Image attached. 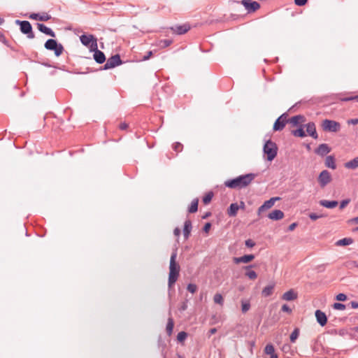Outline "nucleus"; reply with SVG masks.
Masks as SVG:
<instances>
[{
	"mask_svg": "<svg viewBox=\"0 0 358 358\" xmlns=\"http://www.w3.org/2000/svg\"><path fill=\"white\" fill-rule=\"evenodd\" d=\"M250 308V304L249 302H243L242 303L241 310H242L243 313H246L247 311H248Z\"/></svg>",
	"mask_w": 358,
	"mask_h": 358,
	"instance_id": "37998d69",
	"label": "nucleus"
},
{
	"mask_svg": "<svg viewBox=\"0 0 358 358\" xmlns=\"http://www.w3.org/2000/svg\"><path fill=\"white\" fill-rule=\"evenodd\" d=\"M187 289L189 292H191V293L194 294V293L196 291V289H197V287H196V285L195 284L189 283V284L187 285Z\"/></svg>",
	"mask_w": 358,
	"mask_h": 358,
	"instance_id": "79ce46f5",
	"label": "nucleus"
},
{
	"mask_svg": "<svg viewBox=\"0 0 358 358\" xmlns=\"http://www.w3.org/2000/svg\"><path fill=\"white\" fill-rule=\"evenodd\" d=\"M90 51H93L94 52V55H93V57H94V59L96 61V63L98 64H103L106 61V56L104 55V53L98 50V46L96 45V49H92Z\"/></svg>",
	"mask_w": 358,
	"mask_h": 358,
	"instance_id": "f8f14e48",
	"label": "nucleus"
},
{
	"mask_svg": "<svg viewBox=\"0 0 358 358\" xmlns=\"http://www.w3.org/2000/svg\"><path fill=\"white\" fill-rule=\"evenodd\" d=\"M37 27L41 32L45 34L47 36H50L53 38L56 36L55 33L50 28L46 27L42 23H37Z\"/></svg>",
	"mask_w": 358,
	"mask_h": 358,
	"instance_id": "6ab92c4d",
	"label": "nucleus"
},
{
	"mask_svg": "<svg viewBox=\"0 0 358 358\" xmlns=\"http://www.w3.org/2000/svg\"><path fill=\"white\" fill-rule=\"evenodd\" d=\"M336 299L339 301H344L347 299V296L343 293H340L336 295Z\"/></svg>",
	"mask_w": 358,
	"mask_h": 358,
	"instance_id": "49530a36",
	"label": "nucleus"
},
{
	"mask_svg": "<svg viewBox=\"0 0 358 358\" xmlns=\"http://www.w3.org/2000/svg\"><path fill=\"white\" fill-rule=\"evenodd\" d=\"M293 134L296 136H299V137H301V138L306 136V133H305L303 129L301 127L296 130L293 131Z\"/></svg>",
	"mask_w": 358,
	"mask_h": 358,
	"instance_id": "e433bc0d",
	"label": "nucleus"
},
{
	"mask_svg": "<svg viewBox=\"0 0 358 358\" xmlns=\"http://www.w3.org/2000/svg\"><path fill=\"white\" fill-rule=\"evenodd\" d=\"M252 267H254V265H248L243 267L245 271V275L250 280H255L257 278V273L251 269Z\"/></svg>",
	"mask_w": 358,
	"mask_h": 358,
	"instance_id": "aec40b11",
	"label": "nucleus"
},
{
	"mask_svg": "<svg viewBox=\"0 0 358 358\" xmlns=\"http://www.w3.org/2000/svg\"><path fill=\"white\" fill-rule=\"evenodd\" d=\"M192 228V222L189 220H185L184 223L183 235L186 239L189 238Z\"/></svg>",
	"mask_w": 358,
	"mask_h": 358,
	"instance_id": "393cba45",
	"label": "nucleus"
},
{
	"mask_svg": "<svg viewBox=\"0 0 358 358\" xmlns=\"http://www.w3.org/2000/svg\"><path fill=\"white\" fill-rule=\"evenodd\" d=\"M268 217L272 220H279L284 217V213L281 210H274L268 215Z\"/></svg>",
	"mask_w": 358,
	"mask_h": 358,
	"instance_id": "412c9836",
	"label": "nucleus"
},
{
	"mask_svg": "<svg viewBox=\"0 0 358 358\" xmlns=\"http://www.w3.org/2000/svg\"><path fill=\"white\" fill-rule=\"evenodd\" d=\"M304 117L301 115L293 116L290 119V122L292 123L294 125H297L299 124L300 121H303Z\"/></svg>",
	"mask_w": 358,
	"mask_h": 358,
	"instance_id": "72a5a7b5",
	"label": "nucleus"
},
{
	"mask_svg": "<svg viewBox=\"0 0 358 358\" xmlns=\"http://www.w3.org/2000/svg\"><path fill=\"white\" fill-rule=\"evenodd\" d=\"M173 327H174V322H173L172 317L170 316L168 318V321H167V324H166V331L169 336H171L172 334Z\"/></svg>",
	"mask_w": 358,
	"mask_h": 358,
	"instance_id": "7c9ffc66",
	"label": "nucleus"
},
{
	"mask_svg": "<svg viewBox=\"0 0 358 358\" xmlns=\"http://www.w3.org/2000/svg\"><path fill=\"white\" fill-rule=\"evenodd\" d=\"M122 62L120 59V56L119 55H115L108 59L103 67V69H110L122 64Z\"/></svg>",
	"mask_w": 358,
	"mask_h": 358,
	"instance_id": "6e6552de",
	"label": "nucleus"
},
{
	"mask_svg": "<svg viewBox=\"0 0 358 358\" xmlns=\"http://www.w3.org/2000/svg\"><path fill=\"white\" fill-rule=\"evenodd\" d=\"M308 0H294V3L298 6H303L306 4Z\"/></svg>",
	"mask_w": 358,
	"mask_h": 358,
	"instance_id": "8fccbe9b",
	"label": "nucleus"
},
{
	"mask_svg": "<svg viewBox=\"0 0 358 358\" xmlns=\"http://www.w3.org/2000/svg\"><path fill=\"white\" fill-rule=\"evenodd\" d=\"M281 310L282 312H286L289 314L292 313V309L287 304H284L282 306Z\"/></svg>",
	"mask_w": 358,
	"mask_h": 358,
	"instance_id": "09e8293b",
	"label": "nucleus"
},
{
	"mask_svg": "<svg viewBox=\"0 0 358 358\" xmlns=\"http://www.w3.org/2000/svg\"><path fill=\"white\" fill-rule=\"evenodd\" d=\"M173 149L176 152H181L182 149V145L180 143L177 142L173 144Z\"/></svg>",
	"mask_w": 358,
	"mask_h": 358,
	"instance_id": "c03bdc74",
	"label": "nucleus"
},
{
	"mask_svg": "<svg viewBox=\"0 0 358 358\" xmlns=\"http://www.w3.org/2000/svg\"><path fill=\"white\" fill-rule=\"evenodd\" d=\"M350 305H351V307L352 308H358V302L357 301H351L350 302Z\"/></svg>",
	"mask_w": 358,
	"mask_h": 358,
	"instance_id": "13d9d810",
	"label": "nucleus"
},
{
	"mask_svg": "<svg viewBox=\"0 0 358 358\" xmlns=\"http://www.w3.org/2000/svg\"><path fill=\"white\" fill-rule=\"evenodd\" d=\"M241 3L244 6L248 13L255 12L260 8V4L255 1L242 0Z\"/></svg>",
	"mask_w": 358,
	"mask_h": 358,
	"instance_id": "9d476101",
	"label": "nucleus"
},
{
	"mask_svg": "<svg viewBox=\"0 0 358 358\" xmlns=\"http://www.w3.org/2000/svg\"><path fill=\"white\" fill-rule=\"evenodd\" d=\"M325 166L331 169H336V165L335 162V159L333 156L329 155L326 157L325 159Z\"/></svg>",
	"mask_w": 358,
	"mask_h": 358,
	"instance_id": "cd10ccee",
	"label": "nucleus"
},
{
	"mask_svg": "<svg viewBox=\"0 0 358 358\" xmlns=\"http://www.w3.org/2000/svg\"><path fill=\"white\" fill-rule=\"evenodd\" d=\"M322 127L324 131L336 132L340 130L341 124L336 121L326 119L322 121Z\"/></svg>",
	"mask_w": 358,
	"mask_h": 358,
	"instance_id": "0eeeda50",
	"label": "nucleus"
},
{
	"mask_svg": "<svg viewBox=\"0 0 358 358\" xmlns=\"http://www.w3.org/2000/svg\"><path fill=\"white\" fill-rule=\"evenodd\" d=\"M273 289H274V285H267L266 287H265L263 289V290L262 292V296H264V297H267V296H271L272 294V293H273Z\"/></svg>",
	"mask_w": 358,
	"mask_h": 358,
	"instance_id": "2f4dec72",
	"label": "nucleus"
},
{
	"mask_svg": "<svg viewBox=\"0 0 358 358\" xmlns=\"http://www.w3.org/2000/svg\"><path fill=\"white\" fill-rule=\"evenodd\" d=\"M213 301L215 303L220 304L221 306L224 303V299L222 294L217 293L213 296Z\"/></svg>",
	"mask_w": 358,
	"mask_h": 358,
	"instance_id": "f704fd0d",
	"label": "nucleus"
},
{
	"mask_svg": "<svg viewBox=\"0 0 358 358\" xmlns=\"http://www.w3.org/2000/svg\"><path fill=\"white\" fill-rule=\"evenodd\" d=\"M152 55V51H149L146 55L143 56V61H145V60H148L150 58V57Z\"/></svg>",
	"mask_w": 358,
	"mask_h": 358,
	"instance_id": "6e6d98bb",
	"label": "nucleus"
},
{
	"mask_svg": "<svg viewBox=\"0 0 358 358\" xmlns=\"http://www.w3.org/2000/svg\"><path fill=\"white\" fill-rule=\"evenodd\" d=\"M333 308L336 310H343L345 309V305L341 303H334Z\"/></svg>",
	"mask_w": 358,
	"mask_h": 358,
	"instance_id": "a19ab883",
	"label": "nucleus"
},
{
	"mask_svg": "<svg viewBox=\"0 0 358 358\" xmlns=\"http://www.w3.org/2000/svg\"><path fill=\"white\" fill-rule=\"evenodd\" d=\"M297 299V294L293 290L289 289L285 292L282 296V299L285 301H293Z\"/></svg>",
	"mask_w": 358,
	"mask_h": 358,
	"instance_id": "5701e85b",
	"label": "nucleus"
},
{
	"mask_svg": "<svg viewBox=\"0 0 358 358\" xmlns=\"http://www.w3.org/2000/svg\"><path fill=\"white\" fill-rule=\"evenodd\" d=\"M187 302H184L182 304L181 307L180 308V310L181 311H184V310H185L187 309Z\"/></svg>",
	"mask_w": 358,
	"mask_h": 358,
	"instance_id": "e2e57ef3",
	"label": "nucleus"
},
{
	"mask_svg": "<svg viewBox=\"0 0 358 358\" xmlns=\"http://www.w3.org/2000/svg\"><path fill=\"white\" fill-rule=\"evenodd\" d=\"M187 337V334L185 331H180L177 335V340L179 342H183Z\"/></svg>",
	"mask_w": 358,
	"mask_h": 358,
	"instance_id": "4c0bfd02",
	"label": "nucleus"
},
{
	"mask_svg": "<svg viewBox=\"0 0 358 358\" xmlns=\"http://www.w3.org/2000/svg\"><path fill=\"white\" fill-rule=\"evenodd\" d=\"M239 209V206L236 203H231L228 210L227 213L229 217H235L237 215V212Z\"/></svg>",
	"mask_w": 358,
	"mask_h": 358,
	"instance_id": "bb28decb",
	"label": "nucleus"
},
{
	"mask_svg": "<svg viewBox=\"0 0 358 358\" xmlns=\"http://www.w3.org/2000/svg\"><path fill=\"white\" fill-rule=\"evenodd\" d=\"M350 200L349 199H344L340 203V208H344L349 203Z\"/></svg>",
	"mask_w": 358,
	"mask_h": 358,
	"instance_id": "3c124183",
	"label": "nucleus"
},
{
	"mask_svg": "<svg viewBox=\"0 0 358 358\" xmlns=\"http://www.w3.org/2000/svg\"><path fill=\"white\" fill-rule=\"evenodd\" d=\"M15 24L20 25V31L22 34H26L28 38L32 39L34 38V34L32 30V27L29 21L19 20H15Z\"/></svg>",
	"mask_w": 358,
	"mask_h": 358,
	"instance_id": "39448f33",
	"label": "nucleus"
},
{
	"mask_svg": "<svg viewBox=\"0 0 358 358\" xmlns=\"http://www.w3.org/2000/svg\"><path fill=\"white\" fill-rule=\"evenodd\" d=\"M353 243L352 238H344L336 241V245L337 246H346L350 245Z\"/></svg>",
	"mask_w": 358,
	"mask_h": 358,
	"instance_id": "c756f323",
	"label": "nucleus"
},
{
	"mask_svg": "<svg viewBox=\"0 0 358 358\" xmlns=\"http://www.w3.org/2000/svg\"><path fill=\"white\" fill-rule=\"evenodd\" d=\"M255 173L241 175L233 179L226 180L224 185L231 189H241L248 187L255 179Z\"/></svg>",
	"mask_w": 358,
	"mask_h": 358,
	"instance_id": "f257e3e1",
	"label": "nucleus"
},
{
	"mask_svg": "<svg viewBox=\"0 0 358 358\" xmlns=\"http://www.w3.org/2000/svg\"><path fill=\"white\" fill-rule=\"evenodd\" d=\"M320 187L324 188L331 181V176L327 170L322 171L317 178Z\"/></svg>",
	"mask_w": 358,
	"mask_h": 358,
	"instance_id": "1a4fd4ad",
	"label": "nucleus"
},
{
	"mask_svg": "<svg viewBox=\"0 0 358 358\" xmlns=\"http://www.w3.org/2000/svg\"><path fill=\"white\" fill-rule=\"evenodd\" d=\"M349 124L356 125L358 124V118L350 119L348 120Z\"/></svg>",
	"mask_w": 358,
	"mask_h": 358,
	"instance_id": "864d4df0",
	"label": "nucleus"
},
{
	"mask_svg": "<svg viewBox=\"0 0 358 358\" xmlns=\"http://www.w3.org/2000/svg\"><path fill=\"white\" fill-rule=\"evenodd\" d=\"M198 203H199V200L197 199H195L192 201L191 205L188 209L189 213H194L197 211Z\"/></svg>",
	"mask_w": 358,
	"mask_h": 358,
	"instance_id": "473e14b6",
	"label": "nucleus"
},
{
	"mask_svg": "<svg viewBox=\"0 0 358 358\" xmlns=\"http://www.w3.org/2000/svg\"><path fill=\"white\" fill-rule=\"evenodd\" d=\"M217 331V329L215 328H213L210 329V334H213Z\"/></svg>",
	"mask_w": 358,
	"mask_h": 358,
	"instance_id": "338daca9",
	"label": "nucleus"
},
{
	"mask_svg": "<svg viewBox=\"0 0 358 358\" xmlns=\"http://www.w3.org/2000/svg\"><path fill=\"white\" fill-rule=\"evenodd\" d=\"M238 206H239V208H242V209L245 208V203L243 201H241L240 205H238Z\"/></svg>",
	"mask_w": 358,
	"mask_h": 358,
	"instance_id": "69168bd1",
	"label": "nucleus"
},
{
	"mask_svg": "<svg viewBox=\"0 0 358 358\" xmlns=\"http://www.w3.org/2000/svg\"><path fill=\"white\" fill-rule=\"evenodd\" d=\"M0 41L4 44L7 43V40L1 31H0Z\"/></svg>",
	"mask_w": 358,
	"mask_h": 358,
	"instance_id": "5fc2aeb1",
	"label": "nucleus"
},
{
	"mask_svg": "<svg viewBox=\"0 0 358 358\" xmlns=\"http://www.w3.org/2000/svg\"><path fill=\"white\" fill-rule=\"evenodd\" d=\"M284 115H280L275 122L273 124L274 131H281L285 126L287 120L283 118Z\"/></svg>",
	"mask_w": 358,
	"mask_h": 358,
	"instance_id": "2eb2a0df",
	"label": "nucleus"
},
{
	"mask_svg": "<svg viewBox=\"0 0 358 358\" xmlns=\"http://www.w3.org/2000/svg\"><path fill=\"white\" fill-rule=\"evenodd\" d=\"M296 225H297V224L296 222L291 224L288 227V230L293 231L295 229V227H296Z\"/></svg>",
	"mask_w": 358,
	"mask_h": 358,
	"instance_id": "052dcab7",
	"label": "nucleus"
},
{
	"mask_svg": "<svg viewBox=\"0 0 358 358\" xmlns=\"http://www.w3.org/2000/svg\"><path fill=\"white\" fill-rule=\"evenodd\" d=\"M344 166L348 169L355 170L358 168V157L345 163Z\"/></svg>",
	"mask_w": 358,
	"mask_h": 358,
	"instance_id": "a878e982",
	"label": "nucleus"
},
{
	"mask_svg": "<svg viewBox=\"0 0 358 358\" xmlns=\"http://www.w3.org/2000/svg\"><path fill=\"white\" fill-rule=\"evenodd\" d=\"M324 215H322V214H320V215H317L316 213H310L309 214V217L312 220H316L319 218H321V217H323Z\"/></svg>",
	"mask_w": 358,
	"mask_h": 358,
	"instance_id": "a18cd8bd",
	"label": "nucleus"
},
{
	"mask_svg": "<svg viewBox=\"0 0 358 358\" xmlns=\"http://www.w3.org/2000/svg\"><path fill=\"white\" fill-rule=\"evenodd\" d=\"M211 227V224L210 222H207L205 224L203 230L208 233Z\"/></svg>",
	"mask_w": 358,
	"mask_h": 358,
	"instance_id": "603ef678",
	"label": "nucleus"
},
{
	"mask_svg": "<svg viewBox=\"0 0 358 358\" xmlns=\"http://www.w3.org/2000/svg\"><path fill=\"white\" fill-rule=\"evenodd\" d=\"M331 151V148L326 143L320 144L315 150V152L321 156L324 157L328 153H329Z\"/></svg>",
	"mask_w": 358,
	"mask_h": 358,
	"instance_id": "4468645a",
	"label": "nucleus"
},
{
	"mask_svg": "<svg viewBox=\"0 0 358 358\" xmlns=\"http://www.w3.org/2000/svg\"><path fill=\"white\" fill-rule=\"evenodd\" d=\"M172 43V41L169 39H164L159 41V45L161 48H166Z\"/></svg>",
	"mask_w": 358,
	"mask_h": 358,
	"instance_id": "58836bf2",
	"label": "nucleus"
},
{
	"mask_svg": "<svg viewBox=\"0 0 358 358\" xmlns=\"http://www.w3.org/2000/svg\"><path fill=\"white\" fill-rule=\"evenodd\" d=\"M81 43L87 46L91 50L92 49H96L97 39L92 34H83L80 36Z\"/></svg>",
	"mask_w": 358,
	"mask_h": 358,
	"instance_id": "423d86ee",
	"label": "nucleus"
},
{
	"mask_svg": "<svg viewBox=\"0 0 358 358\" xmlns=\"http://www.w3.org/2000/svg\"><path fill=\"white\" fill-rule=\"evenodd\" d=\"M299 335V330L298 329H295L290 335V341L292 343H294L297 339Z\"/></svg>",
	"mask_w": 358,
	"mask_h": 358,
	"instance_id": "c9c22d12",
	"label": "nucleus"
},
{
	"mask_svg": "<svg viewBox=\"0 0 358 358\" xmlns=\"http://www.w3.org/2000/svg\"><path fill=\"white\" fill-rule=\"evenodd\" d=\"M315 315L318 324H320V326L324 327L327 322V317L325 313L320 310H317Z\"/></svg>",
	"mask_w": 358,
	"mask_h": 358,
	"instance_id": "dca6fc26",
	"label": "nucleus"
},
{
	"mask_svg": "<svg viewBox=\"0 0 358 358\" xmlns=\"http://www.w3.org/2000/svg\"><path fill=\"white\" fill-rule=\"evenodd\" d=\"M354 99H356L358 101V96L345 99V101H350V100H354Z\"/></svg>",
	"mask_w": 358,
	"mask_h": 358,
	"instance_id": "0e129e2a",
	"label": "nucleus"
},
{
	"mask_svg": "<svg viewBox=\"0 0 358 358\" xmlns=\"http://www.w3.org/2000/svg\"><path fill=\"white\" fill-rule=\"evenodd\" d=\"M177 251L172 252L170 258L169 264V275L168 285L171 288L172 285L177 281L179 276L180 266L176 263Z\"/></svg>",
	"mask_w": 358,
	"mask_h": 358,
	"instance_id": "f03ea898",
	"label": "nucleus"
},
{
	"mask_svg": "<svg viewBox=\"0 0 358 358\" xmlns=\"http://www.w3.org/2000/svg\"><path fill=\"white\" fill-rule=\"evenodd\" d=\"M320 206L325 207L327 208H334L336 207L338 204L337 201H329V200H320L319 201Z\"/></svg>",
	"mask_w": 358,
	"mask_h": 358,
	"instance_id": "b1692460",
	"label": "nucleus"
},
{
	"mask_svg": "<svg viewBox=\"0 0 358 358\" xmlns=\"http://www.w3.org/2000/svg\"><path fill=\"white\" fill-rule=\"evenodd\" d=\"M44 47L48 50H53L57 57L60 56L64 51L63 45L52 38L48 39L45 43Z\"/></svg>",
	"mask_w": 358,
	"mask_h": 358,
	"instance_id": "20e7f679",
	"label": "nucleus"
},
{
	"mask_svg": "<svg viewBox=\"0 0 358 358\" xmlns=\"http://www.w3.org/2000/svg\"><path fill=\"white\" fill-rule=\"evenodd\" d=\"M348 222L358 224V216L350 219Z\"/></svg>",
	"mask_w": 358,
	"mask_h": 358,
	"instance_id": "680f3d73",
	"label": "nucleus"
},
{
	"mask_svg": "<svg viewBox=\"0 0 358 358\" xmlns=\"http://www.w3.org/2000/svg\"><path fill=\"white\" fill-rule=\"evenodd\" d=\"M264 351L266 354L271 355L270 358H278L277 355L275 353V349L273 345H266Z\"/></svg>",
	"mask_w": 358,
	"mask_h": 358,
	"instance_id": "c85d7f7f",
	"label": "nucleus"
},
{
	"mask_svg": "<svg viewBox=\"0 0 358 358\" xmlns=\"http://www.w3.org/2000/svg\"><path fill=\"white\" fill-rule=\"evenodd\" d=\"M245 245L248 248H252L255 245V243L252 239H248L245 241Z\"/></svg>",
	"mask_w": 358,
	"mask_h": 358,
	"instance_id": "de8ad7c7",
	"label": "nucleus"
},
{
	"mask_svg": "<svg viewBox=\"0 0 358 358\" xmlns=\"http://www.w3.org/2000/svg\"><path fill=\"white\" fill-rule=\"evenodd\" d=\"M289 348V345H285L283 346L282 350H283L284 351H287Z\"/></svg>",
	"mask_w": 358,
	"mask_h": 358,
	"instance_id": "774afa93",
	"label": "nucleus"
},
{
	"mask_svg": "<svg viewBox=\"0 0 358 358\" xmlns=\"http://www.w3.org/2000/svg\"><path fill=\"white\" fill-rule=\"evenodd\" d=\"M263 152L264 154L266 155V159L271 162L278 154V146L276 143L271 140H268L264 145Z\"/></svg>",
	"mask_w": 358,
	"mask_h": 358,
	"instance_id": "7ed1b4c3",
	"label": "nucleus"
},
{
	"mask_svg": "<svg viewBox=\"0 0 358 358\" xmlns=\"http://www.w3.org/2000/svg\"><path fill=\"white\" fill-rule=\"evenodd\" d=\"M306 131L309 136H310L314 139H317L318 138L317 133L316 131V127L314 122H308L306 125Z\"/></svg>",
	"mask_w": 358,
	"mask_h": 358,
	"instance_id": "a211bd4d",
	"label": "nucleus"
},
{
	"mask_svg": "<svg viewBox=\"0 0 358 358\" xmlns=\"http://www.w3.org/2000/svg\"><path fill=\"white\" fill-rule=\"evenodd\" d=\"M255 259L254 255H245L240 257H234L233 261L235 264L248 263Z\"/></svg>",
	"mask_w": 358,
	"mask_h": 358,
	"instance_id": "f3484780",
	"label": "nucleus"
},
{
	"mask_svg": "<svg viewBox=\"0 0 358 358\" xmlns=\"http://www.w3.org/2000/svg\"><path fill=\"white\" fill-rule=\"evenodd\" d=\"M173 234L176 236H179L180 234V229L178 227H176L174 230H173Z\"/></svg>",
	"mask_w": 358,
	"mask_h": 358,
	"instance_id": "bf43d9fd",
	"label": "nucleus"
},
{
	"mask_svg": "<svg viewBox=\"0 0 358 358\" xmlns=\"http://www.w3.org/2000/svg\"><path fill=\"white\" fill-rule=\"evenodd\" d=\"M280 199V197H272L270 199L264 202V203L258 208V214L266 209L271 208L275 203V202Z\"/></svg>",
	"mask_w": 358,
	"mask_h": 358,
	"instance_id": "9b49d317",
	"label": "nucleus"
},
{
	"mask_svg": "<svg viewBox=\"0 0 358 358\" xmlns=\"http://www.w3.org/2000/svg\"><path fill=\"white\" fill-rule=\"evenodd\" d=\"M29 18L35 20L48 21L51 18V16L48 13L40 15L39 13H31Z\"/></svg>",
	"mask_w": 358,
	"mask_h": 358,
	"instance_id": "4be33fe9",
	"label": "nucleus"
},
{
	"mask_svg": "<svg viewBox=\"0 0 358 358\" xmlns=\"http://www.w3.org/2000/svg\"><path fill=\"white\" fill-rule=\"evenodd\" d=\"M213 196V192H208V194H206L204 196V197L203 198V203H205V204L208 203L212 200Z\"/></svg>",
	"mask_w": 358,
	"mask_h": 358,
	"instance_id": "ea45409f",
	"label": "nucleus"
},
{
	"mask_svg": "<svg viewBox=\"0 0 358 358\" xmlns=\"http://www.w3.org/2000/svg\"><path fill=\"white\" fill-rule=\"evenodd\" d=\"M121 130H125L128 127V124L125 122H122L119 126Z\"/></svg>",
	"mask_w": 358,
	"mask_h": 358,
	"instance_id": "4d7b16f0",
	"label": "nucleus"
},
{
	"mask_svg": "<svg viewBox=\"0 0 358 358\" xmlns=\"http://www.w3.org/2000/svg\"><path fill=\"white\" fill-rule=\"evenodd\" d=\"M171 29L174 33L182 35L187 33L190 29V26L188 24H184L182 25H176Z\"/></svg>",
	"mask_w": 358,
	"mask_h": 358,
	"instance_id": "ddd939ff",
	"label": "nucleus"
}]
</instances>
